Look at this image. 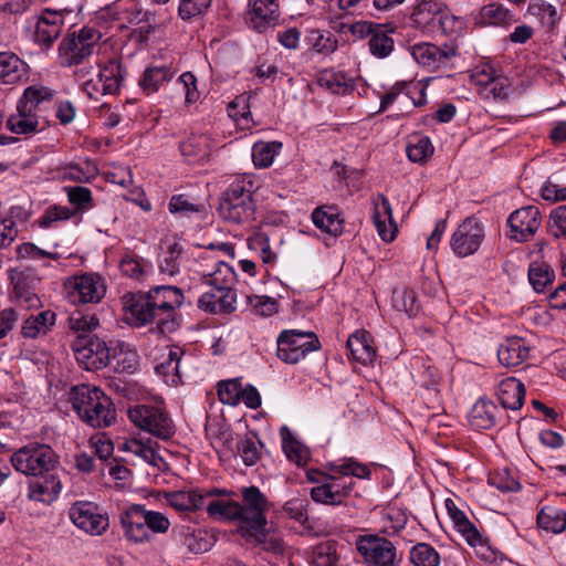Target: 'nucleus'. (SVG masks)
<instances>
[{"mask_svg": "<svg viewBox=\"0 0 566 566\" xmlns=\"http://www.w3.org/2000/svg\"><path fill=\"white\" fill-rule=\"evenodd\" d=\"M184 293L171 285H157L147 293L124 297V310L134 326L156 324V331L170 334L178 327L176 310L184 303Z\"/></svg>", "mask_w": 566, "mask_h": 566, "instance_id": "1", "label": "nucleus"}, {"mask_svg": "<svg viewBox=\"0 0 566 566\" xmlns=\"http://www.w3.org/2000/svg\"><path fill=\"white\" fill-rule=\"evenodd\" d=\"M70 401L80 419L92 428H107L116 421V409L112 399L97 387H73Z\"/></svg>", "mask_w": 566, "mask_h": 566, "instance_id": "2", "label": "nucleus"}, {"mask_svg": "<svg viewBox=\"0 0 566 566\" xmlns=\"http://www.w3.org/2000/svg\"><path fill=\"white\" fill-rule=\"evenodd\" d=\"M241 495L239 530L248 541L261 544L266 537V512L271 504L265 494L254 485L242 488Z\"/></svg>", "mask_w": 566, "mask_h": 566, "instance_id": "3", "label": "nucleus"}, {"mask_svg": "<svg viewBox=\"0 0 566 566\" xmlns=\"http://www.w3.org/2000/svg\"><path fill=\"white\" fill-rule=\"evenodd\" d=\"M253 182L249 178L235 179L227 189L219 205L220 216L233 223L253 219L255 206L252 199Z\"/></svg>", "mask_w": 566, "mask_h": 566, "instance_id": "4", "label": "nucleus"}, {"mask_svg": "<svg viewBox=\"0 0 566 566\" xmlns=\"http://www.w3.org/2000/svg\"><path fill=\"white\" fill-rule=\"evenodd\" d=\"M411 27L424 32H432L440 27L443 32L461 29L463 21L449 14L446 6L439 0H420L410 13Z\"/></svg>", "mask_w": 566, "mask_h": 566, "instance_id": "5", "label": "nucleus"}, {"mask_svg": "<svg viewBox=\"0 0 566 566\" xmlns=\"http://www.w3.org/2000/svg\"><path fill=\"white\" fill-rule=\"evenodd\" d=\"M129 420L139 429L157 439L168 441L176 433V427L168 412L160 406L136 405L127 411Z\"/></svg>", "mask_w": 566, "mask_h": 566, "instance_id": "6", "label": "nucleus"}, {"mask_svg": "<svg viewBox=\"0 0 566 566\" xmlns=\"http://www.w3.org/2000/svg\"><path fill=\"white\" fill-rule=\"evenodd\" d=\"M10 460L18 472L32 476L49 473L57 464L55 452L46 444L25 446L14 452Z\"/></svg>", "mask_w": 566, "mask_h": 566, "instance_id": "7", "label": "nucleus"}, {"mask_svg": "<svg viewBox=\"0 0 566 566\" xmlns=\"http://www.w3.org/2000/svg\"><path fill=\"white\" fill-rule=\"evenodd\" d=\"M63 287L66 298L74 305L98 303L106 294L105 281L96 273L72 275Z\"/></svg>", "mask_w": 566, "mask_h": 566, "instance_id": "8", "label": "nucleus"}, {"mask_svg": "<svg viewBox=\"0 0 566 566\" xmlns=\"http://www.w3.org/2000/svg\"><path fill=\"white\" fill-rule=\"evenodd\" d=\"M415 61L431 72H446L451 70L452 61L458 56V48L452 43L437 45L421 42L410 48Z\"/></svg>", "mask_w": 566, "mask_h": 566, "instance_id": "9", "label": "nucleus"}, {"mask_svg": "<svg viewBox=\"0 0 566 566\" xmlns=\"http://www.w3.org/2000/svg\"><path fill=\"white\" fill-rule=\"evenodd\" d=\"M356 549L369 566H397L400 562L396 546L386 537L359 535Z\"/></svg>", "mask_w": 566, "mask_h": 566, "instance_id": "10", "label": "nucleus"}, {"mask_svg": "<svg viewBox=\"0 0 566 566\" xmlns=\"http://www.w3.org/2000/svg\"><path fill=\"white\" fill-rule=\"evenodd\" d=\"M77 363L86 370L106 367L111 359V350L106 343L90 334H80L72 343Z\"/></svg>", "mask_w": 566, "mask_h": 566, "instance_id": "11", "label": "nucleus"}, {"mask_svg": "<svg viewBox=\"0 0 566 566\" xmlns=\"http://www.w3.org/2000/svg\"><path fill=\"white\" fill-rule=\"evenodd\" d=\"M319 342L313 333L284 331L277 338V357L287 364H296L307 353L317 350Z\"/></svg>", "mask_w": 566, "mask_h": 566, "instance_id": "12", "label": "nucleus"}, {"mask_svg": "<svg viewBox=\"0 0 566 566\" xmlns=\"http://www.w3.org/2000/svg\"><path fill=\"white\" fill-rule=\"evenodd\" d=\"M101 39V33L92 28H83L65 38L60 44L62 64L76 65L90 56Z\"/></svg>", "mask_w": 566, "mask_h": 566, "instance_id": "13", "label": "nucleus"}, {"mask_svg": "<svg viewBox=\"0 0 566 566\" xmlns=\"http://www.w3.org/2000/svg\"><path fill=\"white\" fill-rule=\"evenodd\" d=\"M327 469L334 473H338L343 476H329L325 482L332 489L334 496H336L340 503L347 497L354 486V481L348 476H356L359 479L369 478L370 470L353 459H344L338 462H331L327 464Z\"/></svg>", "mask_w": 566, "mask_h": 566, "instance_id": "14", "label": "nucleus"}, {"mask_svg": "<svg viewBox=\"0 0 566 566\" xmlns=\"http://www.w3.org/2000/svg\"><path fill=\"white\" fill-rule=\"evenodd\" d=\"M70 520L80 530L92 536H98L108 528L109 521L106 513L93 502L77 501L69 510Z\"/></svg>", "mask_w": 566, "mask_h": 566, "instance_id": "15", "label": "nucleus"}, {"mask_svg": "<svg viewBox=\"0 0 566 566\" xmlns=\"http://www.w3.org/2000/svg\"><path fill=\"white\" fill-rule=\"evenodd\" d=\"M483 239L482 224L474 218H467L453 232L450 245L458 256L464 258L475 253Z\"/></svg>", "mask_w": 566, "mask_h": 566, "instance_id": "16", "label": "nucleus"}, {"mask_svg": "<svg viewBox=\"0 0 566 566\" xmlns=\"http://www.w3.org/2000/svg\"><path fill=\"white\" fill-rule=\"evenodd\" d=\"M510 227V238L517 242L531 240L538 228L542 219L537 207L527 206L515 210L507 220Z\"/></svg>", "mask_w": 566, "mask_h": 566, "instance_id": "17", "label": "nucleus"}, {"mask_svg": "<svg viewBox=\"0 0 566 566\" xmlns=\"http://www.w3.org/2000/svg\"><path fill=\"white\" fill-rule=\"evenodd\" d=\"M119 522L127 541L135 544L150 541L151 535L146 525L144 505L132 504L126 507L119 515Z\"/></svg>", "mask_w": 566, "mask_h": 566, "instance_id": "18", "label": "nucleus"}, {"mask_svg": "<svg viewBox=\"0 0 566 566\" xmlns=\"http://www.w3.org/2000/svg\"><path fill=\"white\" fill-rule=\"evenodd\" d=\"M39 283V277L30 271L11 272L12 296L25 308L40 306L41 301L36 294Z\"/></svg>", "mask_w": 566, "mask_h": 566, "instance_id": "19", "label": "nucleus"}, {"mask_svg": "<svg viewBox=\"0 0 566 566\" xmlns=\"http://www.w3.org/2000/svg\"><path fill=\"white\" fill-rule=\"evenodd\" d=\"M247 20L252 29L263 32L274 25L279 19L277 0H250Z\"/></svg>", "mask_w": 566, "mask_h": 566, "instance_id": "20", "label": "nucleus"}, {"mask_svg": "<svg viewBox=\"0 0 566 566\" xmlns=\"http://www.w3.org/2000/svg\"><path fill=\"white\" fill-rule=\"evenodd\" d=\"M373 220L379 237L391 242L397 232V227L392 219V210L389 200L384 195H378L374 200Z\"/></svg>", "mask_w": 566, "mask_h": 566, "instance_id": "21", "label": "nucleus"}, {"mask_svg": "<svg viewBox=\"0 0 566 566\" xmlns=\"http://www.w3.org/2000/svg\"><path fill=\"white\" fill-rule=\"evenodd\" d=\"M63 19L57 12L45 11L39 19L34 31V41L49 48L60 35Z\"/></svg>", "mask_w": 566, "mask_h": 566, "instance_id": "22", "label": "nucleus"}, {"mask_svg": "<svg viewBox=\"0 0 566 566\" xmlns=\"http://www.w3.org/2000/svg\"><path fill=\"white\" fill-rule=\"evenodd\" d=\"M530 347L520 337L505 339L497 349L499 361L505 367H515L527 359Z\"/></svg>", "mask_w": 566, "mask_h": 566, "instance_id": "23", "label": "nucleus"}, {"mask_svg": "<svg viewBox=\"0 0 566 566\" xmlns=\"http://www.w3.org/2000/svg\"><path fill=\"white\" fill-rule=\"evenodd\" d=\"M496 395L504 409L517 410L523 405L525 388L518 379L507 377L499 382Z\"/></svg>", "mask_w": 566, "mask_h": 566, "instance_id": "24", "label": "nucleus"}, {"mask_svg": "<svg viewBox=\"0 0 566 566\" xmlns=\"http://www.w3.org/2000/svg\"><path fill=\"white\" fill-rule=\"evenodd\" d=\"M347 348L353 359L363 365L371 364L376 357L374 340L366 331H358L350 335L347 339Z\"/></svg>", "mask_w": 566, "mask_h": 566, "instance_id": "25", "label": "nucleus"}, {"mask_svg": "<svg viewBox=\"0 0 566 566\" xmlns=\"http://www.w3.org/2000/svg\"><path fill=\"white\" fill-rule=\"evenodd\" d=\"M28 65L15 54L0 52V83L15 84L25 78Z\"/></svg>", "mask_w": 566, "mask_h": 566, "instance_id": "26", "label": "nucleus"}, {"mask_svg": "<svg viewBox=\"0 0 566 566\" xmlns=\"http://www.w3.org/2000/svg\"><path fill=\"white\" fill-rule=\"evenodd\" d=\"M184 350L179 346H172L169 349L168 357L156 365L155 370L165 384L177 386L181 382L180 361Z\"/></svg>", "mask_w": 566, "mask_h": 566, "instance_id": "27", "label": "nucleus"}, {"mask_svg": "<svg viewBox=\"0 0 566 566\" xmlns=\"http://www.w3.org/2000/svg\"><path fill=\"white\" fill-rule=\"evenodd\" d=\"M446 509L450 515L455 528L460 532L471 546L482 543V537L473 523H471L465 513L462 512L451 499L446 500Z\"/></svg>", "mask_w": 566, "mask_h": 566, "instance_id": "28", "label": "nucleus"}, {"mask_svg": "<svg viewBox=\"0 0 566 566\" xmlns=\"http://www.w3.org/2000/svg\"><path fill=\"white\" fill-rule=\"evenodd\" d=\"M61 490L62 483L60 479L51 474L43 481L30 483L28 496L32 501L51 504L57 499Z\"/></svg>", "mask_w": 566, "mask_h": 566, "instance_id": "29", "label": "nucleus"}, {"mask_svg": "<svg viewBox=\"0 0 566 566\" xmlns=\"http://www.w3.org/2000/svg\"><path fill=\"white\" fill-rule=\"evenodd\" d=\"M499 409L494 402L479 399L469 413L470 424L476 429H490L495 424Z\"/></svg>", "mask_w": 566, "mask_h": 566, "instance_id": "30", "label": "nucleus"}, {"mask_svg": "<svg viewBox=\"0 0 566 566\" xmlns=\"http://www.w3.org/2000/svg\"><path fill=\"white\" fill-rule=\"evenodd\" d=\"M175 75L171 67L167 65L149 66L140 76L139 87L147 95L157 92L165 83L169 82Z\"/></svg>", "mask_w": 566, "mask_h": 566, "instance_id": "31", "label": "nucleus"}, {"mask_svg": "<svg viewBox=\"0 0 566 566\" xmlns=\"http://www.w3.org/2000/svg\"><path fill=\"white\" fill-rule=\"evenodd\" d=\"M167 503L176 511H198L205 505L201 490L175 491L166 495Z\"/></svg>", "mask_w": 566, "mask_h": 566, "instance_id": "32", "label": "nucleus"}, {"mask_svg": "<svg viewBox=\"0 0 566 566\" xmlns=\"http://www.w3.org/2000/svg\"><path fill=\"white\" fill-rule=\"evenodd\" d=\"M52 99V92L44 86H29L24 90L22 97L19 99L18 105L29 113L39 115L42 106L50 103Z\"/></svg>", "mask_w": 566, "mask_h": 566, "instance_id": "33", "label": "nucleus"}, {"mask_svg": "<svg viewBox=\"0 0 566 566\" xmlns=\"http://www.w3.org/2000/svg\"><path fill=\"white\" fill-rule=\"evenodd\" d=\"M391 33H394V29L388 28L387 24H380L377 28L368 41L369 51L374 56L385 59L390 55L395 45L394 39L390 36Z\"/></svg>", "mask_w": 566, "mask_h": 566, "instance_id": "34", "label": "nucleus"}, {"mask_svg": "<svg viewBox=\"0 0 566 566\" xmlns=\"http://www.w3.org/2000/svg\"><path fill=\"white\" fill-rule=\"evenodd\" d=\"M280 433L282 447L289 460L297 465H305L310 460L308 449L292 436L287 427H282Z\"/></svg>", "mask_w": 566, "mask_h": 566, "instance_id": "35", "label": "nucleus"}, {"mask_svg": "<svg viewBox=\"0 0 566 566\" xmlns=\"http://www.w3.org/2000/svg\"><path fill=\"white\" fill-rule=\"evenodd\" d=\"M314 224L321 230L338 235L343 232V221L332 207H321L312 213Z\"/></svg>", "mask_w": 566, "mask_h": 566, "instance_id": "36", "label": "nucleus"}, {"mask_svg": "<svg viewBox=\"0 0 566 566\" xmlns=\"http://www.w3.org/2000/svg\"><path fill=\"white\" fill-rule=\"evenodd\" d=\"M202 276L207 277V284L218 292L230 289L235 281V273L233 269L221 261L216 263V269L213 271L202 272Z\"/></svg>", "mask_w": 566, "mask_h": 566, "instance_id": "37", "label": "nucleus"}, {"mask_svg": "<svg viewBox=\"0 0 566 566\" xmlns=\"http://www.w3.org/2000/svg\"><path fill=\"white\" fill-rule=\"evenodd\" d=\"M39 115L29 113L17 104V113L10 115L7 127L14 134H31L38 130Z\"/></svg>", "mask_w": 566, "mask_h": 566, "instance_id": "38", "label": "nucleus"}, {"mask_svg": "<svg viewBox=\"0 0 566 566\" xmlns=\"http://www.w3.org/2000/svg\"><path fill=\"white\" fill-rule=\"evenodd\" d=\"M262 442L254 432L247 433L237 442V453L247 467L254 465L261 458Z\"/></svg>", "mask_w": 566, "mask_h": 566, "instance_id": "39", "label": "nucleus"}, {"mask_svg": "<svg viewBox=\"0 0 566 566\" xmlns=\"http://www.w3.org/2000/svg\"><path fill=\"white\" fill-rule=\"evenodd\" d=\"M122 81V66L116 61H109L98 72V83H102L101 91H104L105 95L116 94Z\"/></svg>", "mask_w": 566, "mask_h": 566, "instance_id": "40", "label": "nucleus"}, {"mask_svg": "<svg viewBox=\"0 0 566 566\" xmlns=\"http://www.w3.org/2000/svg\"><path fill=\"white\" fill-rule=\"evenodd\" d=\"M55 322V313L44 311L38 313L35 316L27 318L22 326V334L24 337L35 338L41 334H45L50 326Z\"/></svg>", "mask_w": 566, "mask_h": 566, "instance_id": "41", "label": "nucleus"}, {"mask_svg": "<svg viewBox=\"0 0 566 566\" xmlns=\"http://www.w3.org/2000/svg\"><path fill=\"white\" fill-rule=\"evenodd\" d=\"M239 502L230 500H211L207 504V513L210 517L218 521H240Z\"/></svg>", "mask_w": 566, "mask_h": 566, "instance_id": "42", "label": "nucleus"}, {"mask_svg": "<svg viewBox=\"0 0 566 566\" xmlns=\"http://www.w3.org/2000/svg\"><path fill=\"white\" fill-rule=\"evenodd\" d=\"M282 144L279 142H259L252 147V160L259 168H268L280 153Z\"/></svg>", "mask_w": 566, "mask_h": 566, "instance_id": "43", "label": "nucleus"}, {"mask_svg": "<svg viewBox=\"0 0 566 566\" xmlns=\"http://www.w3.org/2000/svg\"><path fill=\"white\" fill-rule=\"evenodd\" d=\"M555 277L553 269L541 262H533L528 270V280L537 293H542L548 285L553 284Z\"/></svg>", "mask_w": 566, "mask_h": 566, "instance_id": "44", "label": "nucleus"}, {"mask_svg": "<svg viewBox=\"0 0 566 566\" xmlns=\"http://www.w3.org/2000/svg\"><path fill=\"white\" fill-rule=\"evenodd\" d=\"M537 524L543 530L560 533L566 530V514L554 507H544L537 515Z\"/></svg>", "mask_w": 566, "mask_h": 566, "instance_id": "45", "label": "nucleus"}, {"mask_svg": "<svg viewBox=\"0 0 566 566\" xmlns=\"http://www.w3.org/2000/svg\"><path fill=\"white\" fill-rule=\"evenodd\" d=\"M182 156L193 159H205L209 156V139L203 135H192L180 143Z\"/></svg>", "mask_w": 566, "mask_h": 566, "instance_id": "46", "label": "nucleus"}, {"mask_svg": "<svg viewBox=\"0 0 566 566\" xmlns=\"http://www.w3.org/2000/svg\"><path fill=\"white\" fill-rule=\"evenodd\" d=\"M392 305L397 311L405 312L409 316L417 315L420 310L416 292L410 289L395 290Z\"/></svg>", "mask_w": 566, "mask_h": 566, "instance_id": "47", "label": "nucleus"}, {"mask_svg": "<svg viewBox=\"0 0 566 566\" xmlns=\"http://www.w3.org/2000/svg\"><path fill=\"white\" fill-rule=\"evenodd\" d=\"M410 560L415 566H439V553L427 543H418L410 551Z\"/></svg>", "mask_w": 566, "mask_h": 566, "instance_id": "48", "label": "nucleus"}, {"mask_svg": "<svg viewBox=\"0 0 566 566\" xmlns=\"http://www.w3.org/2000/svg\"><path fill=\"white\" fill-rule=\"evenodd\" d=\"M174 532L190 553L199 554L207 551V542L190 526H178Z\"/></svg>", "mask_w": 566, "mask_h": 566, "instance_id": "49", "label": "nucleus"}, {"mask_svg": "<svg viewBox=\"0 0 566 566\" xmlns=\"http://www.w3.org/2000/svg\"><path fill=\"white\" fill-rule=\"evenodd\" d=\"M120 449L123 451L130 452L136 457H139L149 464L156 463L157 454L154 447L150 444L149 440L147 442H144L140 439L132 438L123 442Z\"/></svg>", "mask_w": 566, "mask_h": 566, "instance_id": "50", "label": "nucleus"}, {"mask_svg": "<svg viewBox=\"0 0 566 566\" xmlns=\"http://www.w3.org/2000/svg\"><path fill=\"white\" fill-rule=\"evenodd\" d=\"M480 20L483 24L503 25L511 21V14L502 4L490 3L481 9Z\"/></svg>", "mask_w": 566, "mask_h": 566, "instance_id": "51", "label": "nucleus"}, {"mask_svg": "<svg viewBox=\"0 0 566 566\" xmlns=\"http://www.w3.org/2000/svg\"><path fill=\"white\" fill-rule=\"evenodd\" d=\"M147 266V262L135 254L125 255L119 263V269L124 275L138 281H142L145 277Z\"/></svg>", "mask_w": 566, "mask_h": 566, "instance_id": "52", "label": "nucleus"}, {"mask_svg": "<svg viewBox=\"0 0 566 566\" xmlns=\"http://www.w3.org/2000/svg\"><path fill=\"white\" fill-rule=\"evenodd\" d=\"M528 13L538 18L541 23L549 29L554 28L559 19L556 9L545 2H531Z\"/></svg>", "mask_w": 566, "mask_h": 566, "instance_id": "53", "label": "nucleus"}, {"mask_svg": "<svg viewBox=\"0 0 566 566\" xmlns=\"http://www.w3.org/2000/svg\"><path fill=\"white\" fill-rule=\"evenodd\" d=\"M212 0H179L178 17L188 21L192 18L205 14L211 6Z\"/></svg>", "mask_w": 566, "mask_h": 566, "instance_id": "54", "label": "nucleus"}, {"mask_svg": "<svg viewBox=\"0 0 566 566\" xmlns=\"http://www.w3.org/2000/svg\"><path fill=\"white\" fill-rule=\"evenodd\" d=\"M242 386L237 379L221 381L218 385V396L221 402L237 406L240 402Z\"/></svg>", "mask_w": 566, "mask_h": 566, "instance_id": "55", "label": "nucleus"}, {"mask_svg": "<svg viewBox=\"0 0 566 566\" xmlns=\"http://www.w3.org/2000/svg\"><path fill=\"white\" fill-rule=\"evenodd\" d=\"M541 195L544 200L551 202L566 200V185L560 182L558 175H554L543 185Z\"/></svg>", "mask_w": 566, "mask_h": 566, "instance_id": "56", "label": "nucleus"}, {"mask_svg": "<svg viewBox=\"0 0 566 566\" xmlns=\"http://www.w3.org/2000/svg\"><path fill=\"white\" fill-rule=\"evenodd\" d=\"M432 153L433 147L427 137H421L415 144H409L407 147L408 158L413 163L426 160Z\"/></svg>", "mask_w": 566, "mask_h": 566, "instance_id": "57", "label": "nucleus"}, {"mask_svg": "<svg viewBox=\"0 0 566 566\" xmlns=\"http://www.w3.org/2000/svg\"><path fill=\"white\" fill-rule=\"evenodd\" d=\"M252 249L259 250L264 263H272L275 260V254L272 253L270 248V239L265 232H256L249 240Z\"/></svg>", "mask_w": 566, "mask_h": 566, "instance_id": "58", "label": "nucleus"}, {"mask_svg": "<svg viewBox=\"0 0 566 566\" xmlns=\"http://www.w3.org/2000/svg\"><path fill=\"white\" fill-rule=\"evenodd\" d=\"M73 214L74 212L67 207L53 206L46 209L39 222L41 227L49 228L54 222L69 220Z\"/></svg>", "mask_w": 566, "mask_h": 566, "instance_id": "59", "label": "nucleus"}, {"mask_svg": "<svg viewBox=\"0 0 566 566\" xmlns=\"http://www.w3.org/2000/svg\"><path fill=\"white\" fill-rule=\"evenodd\" d=\"M144 514L149 533L151 531L154 533L164 534L169 530L170 522L165 514L157 511H148L145 507Z\"/></svg>", "mask_w": 566, "mask_h": 566, "instance_id": "60", "label": "nucleus"}, {"mask_svg": "<svg viewBox=\"0 0 566 566\" xmlns=\"http://www.w3.org/2000/svg\"><path fill=\"white\" fill-rule=\"evenodd\" d=\"M202 205H196L188 200L185 195L172 196L169 202V211L171 213L189 214L202 211Z\"/></svg>", "mask_w": 566, "mask_h": 566, "instance_id": "61", "label": "nucleus"}, {"mask_svg": "<svg viewBox=\"0 0 566 566\" xmlns=\"http://www.w3.org/2000/svg\"><path fill=\"white\" fill-rule=\"evenodd\" d=\"M181 252V248L175 243L169 247L165 258L159 263L160 272L170 276L179 272L178 256Z\"/></svg>", "mask_w": 566, "mask_h": 566, "instance_id": "62", "label": "nucleus"}, {"mask_svg": "<svg viewBox=\"0 0 566 566\" xmlns=\"http://www.w3.org/2000/svg\"><path fill=\"white\" fill-rule=\"evenodd\" d=\"M496 77L495 70L489 64L476 66L471 74V81L484 90H488Z\"/></svg>", "mask_w": 566, "mask_h": 566, "instance_id": "63", "label": "nucleus"}, {"mask_svg": "<svg viewBox=\"0 0 566 566\" xmlns=\"http://www.w3.org/2000/svg\"><path fill=\"white\" fill-rule=\"evenodd\" d=\"M69 321L71 328L82 334L91 332L98 325V319L95 316L82 315L80 313L73 314Z\"/></svg>", "mask_w": 566, "mask_h": 566, "instance_id": "64", "label": "nucleus"}]
</instances>
